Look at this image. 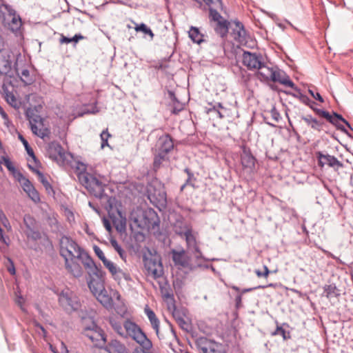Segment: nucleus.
<instances>
[{
	"instance_id": "obj_1",
	"label": "nucleus",
	"mask_w": 353,
	"mask_h": 353,
	"mask_svg": "<svg viewBox=\"0 0 353 353\" xmlns=\"http://www.w3.org/2000/svg\"><path fill=\"white\" fill-rule=\"evenodd\" d=\"M60 254L66 259H79L85 268L95 269L94 262L89 254L70 238L63 236L60 239Z\"/></svg>"
},
{
	"instance_id": "obj_2",
	"label": "nucleus",
	"mask_w": 353,
	"mask_h": 353,
	"mask_svg": "<svg viewBox=\"0 0 353 353\" xmlns=\"http://www.w3.org/2000/svg\"><path fill=\"white\" fill-rule=\"evenodd\" d=\"M124 326L125 330L123 338H131L141 347L142 353H149V350L152 348V343L141 328L137 323L130 320L124 321Z\"/></svg>"
},
{
	"instance_id": "obj_3",
	"label": "nucleus",
	"mask_w": 353,
	"mask_h": 353,
	"mask_svg": "<svg viewBox=\"0 0 353 353\" xmlns=\"http://www.w3.org/2000/svg\"><path fill=\"white\" fill-rule=\"evenodd\" d=\"M79 182L85 188L89 193L97 198H101L104 193L105 183L101 177L83 172L78 174Z\"/></svg>"
},
{
	"instance_id": "obj_4",
	"label": "nucleus",
	"mask_w": 353,
	"mask_h": 353,
	"mask_svg": "<svg viewBox=\"0 0 353 353\" xmlns=\"http://www.w3.org/2000/svg\"><path fill=\"white\" fill-rule=\"evenodd\" d=\"M90 322L89 325H84L83 334L88 338L94 345L97 347H103L105 343V336L103 330L99 327L94 321L88 319Z\"/></svg>"
},
{
	"instance_id": "obj_5",
	"label": "nucleus",
	"mask_w": 353,
	"mask_h": 353,
	"mask_svg": "<svg viewBox=\"0 0 353 353\" xmlns=\"http://www.w3.org/2000/svg\"><path fill=\"white\" fill-rule=\"evenodd\" d=\"M60 305L67 312L78 310L81 307L79 297L69 289L63 290L59 295Z\"/></svg>"
},
{
	"instance_id": "obj_6",
	"label": "nucleus",
	"mask_w": 353,
	"mask_h": 353,
	"mask_svg": "<svg viewBox=\"0 0 353 353\" xmlns=\"http://www.w3.org/2000/svg\"><path fill=\"white\" fill-rule=\"evenodd\" d=\"M95 269L85 268L88 274L90 276V279L88 281V287L94 295L102 292L104 288L103 283L101 279V273L94 264Z\"/></svg>"
},
{
	"instance_id": "obj_7",
	"label": "nucleus",
	"mask_w": 353,
	"mask_h": 353,
	"mask_svg": "<svg viewBox=\"0 0 353 353\" xmlns=\"http://www.w3.org/2000/svg\"><path fill=\"white\" fill-rule=\"evenodd\" d=\"M47 153L49 157L59 164H64L66 155L64 149L58 142H51L48 144Z\"/></svg>"
},
{
	"instance_id": "obj_8",
	"label": "nucleus",
	"mask_w": 353,
	"mask_h": 353,
	"mask_svg": "<svg viewBox=\"0 0 353 353\" xmlns=\"http://www.w3.org/2000/svg\"><path fill=\"white\" fill-rule=\"evenodd\" d=\"M243 64L250 70L260 68L264 59L261 54L245 51L243 54Z\"/></svg>"
},
{
	"instance_id": "obj_9",
	"label": "nucleus",
	"mask_w": 353,
	"mask_h": 353,
	"mask_svg": "<svg viewBox=\"0 0 353 353\" xmlns=\"http://www.w3.org/2000/svg\"><path fill=\"white\" fill-rule=\"evenodd\" d=\"M27 117L32 133L43 138L46 135V133L45 132V130L43 129V119L39 115L30 111L27 112Z\"/></svg>"
},
{
	"instance_id": "obj_10",
	"label": "nucleus",
	"mask_w": 353,
	"mask_h": 353,
	"mask_svg": "<svg viewBox=\"0 0 353 353\" xmlns=\"http://www.w3.org/2000/svg\"><path fill=\"white\" fill-rule=\"evenodd\" d=\"M183 233L188 249L191 251L196 259L202 257L201 252L198 246L196 234L193 232L192 229H186Z\"/></svg>"
},
{
	"instance_id": "obj_11",
	"label": "nucleus",
	"mask_w": 353,
	"mask_h": 353,
	"mask_svg": "<svg viewBox=\"0 0 353 353\" xmlns=\"http://www.w3.org/2000/svg\"><path fill=\"white\" fill-rule=\"evenodd\" d=\"M144 265L147 273L154 279H158L163 276V268L161 262L154 259H145Z\"/></svg>"
},
{
	"instance_id": "obj_12",
	"label": "nucleus",
	"mask_w": 353,
	"mask_h": 353,
	"mask_svg": "<svg viewBox=\"0 0 353 353\" xmlns=\"http://www.w3.org/2000/svg\"><path fill=\"white\" fill-rule=\"evenodd\" d=\"M13 57L10 49H0V77L8 74L12 69Z\"/></svg>"
},
{
	"instance_id": "obj_13",
	"label": "nucleus",
	"mask_w": 353,
	"mask_h": 353,
	"mask_svg": "<svg viewBox=\"0 0 353 353\" xmlns=\"http://www.w3.org/2000/svg\"><path fill=\"white\" fill-rule=\"evenodd\" d=\"M103 265L111 273L114 279L118 282H120L121 280H125L126 281H131V276L130 274L117 267L111 261L108 260L105 263H103Z\"/></svg>"
},
{
	"instance_id": "obj_14",
	"label": "nucleus",
	"mask_w": 353,
	"mask_h": 353,
	"mask_svg": "<svg viewBox=\"0 0 353 353\" xmlns=\"http://www.w3.org/2000/svg\"><path fill=\"white\" fill-rule=\"evenodd\" d=\"M157 147L160 152V157L165 159V155L174 148L173 141L169 134H164L159 137Z\"/></svg>"
},
{
	"instance_id": "obj_15",
	"label": "nucleus",
	"mask_w": 353,
	"mask_h": 353,
	"mask_svg": "<svg viewBox=\"0 0 353 353\" xmlns=\"http://www.w3.org/2000/svg\"><path fill=\"white\" fill-rule=\"evenodd\" d=\"M270 81L278 82L283 85L290 87L292 89H294V90L299 92V90L295 86L294 83L290 80L289 76L287 75V74L284 71L279 69L278 68H274V74L272 75V77Z\"/></svg>"
},
{
	"instance_id": "obj_16",
	"label": "nucleus",
	"mask_w": 353,
	"mask_h": 353,
	"mask_svg": "<svg viewBox=\"0 0 353 353\" xmlns=\"http://www.w3.org/2000/svg\"><path fill=\"white\" fill-rule=\"evenodd\" d=\"M19 180L21 183L23 190L26 192L30 199L32 200L34 203L39 202V194L34 188L32 183L29 181V179L24 177L22 174H20V178H19Z\"/></svg>"
},
{
	"instance_id": "obj_17",
	"label": "nucleus",
	"mask_w": 353,
	"mask_h": 353,
	"mask_svg": "<svg viewBox=\"0 0 353 353\" xmlns=\"http://www.w3.org/2000/svg\"><path fill=\"white\" fill-rule=\"evenodd\" d=\"M316 156L319 160V165L321 167H323L325 164L332 168L343 167V163L334 156L330 154H323L321 152H318L316 153Z\"/></svg>"
},
{
	"instance_id": "obj_18",
	"label": "nucleus",
	"mask_w": 353,
	"mask_h": 353,
	"mask_svg": "<svg viewBox=\"0 0 353 353\" xmlns=\"http://www.w3.org/2000/svg\"><path fill=\"white\" fill-rule=\"evenodd\" d=\"M275 68L268 66L265 61H263L260 66V68L257 69V78L261 81H270L274 74Z\"/></svg>"
},
{
	"instance_id": "obj_19",
	"label": "nucleus",
	"mask_w": 353,
	"mask_h": 353,
	"mask_svg": "<svg viewBox=\"0 0 353 353\" xmlns=\"http://www.w3.org/2000/svg\"><path fill=\"white\" fill-rule=\"evenodd\" d=\"M316 112L323 117L325 118L329 122L331 123L337 125L338 121H341L345 123V125L351 130H353L350 124L340 114L336 113H334L333 115H331L328 112L317 109Z\"/></svg>"
},
{
	"instance_id": "obj_20",
	"label": "nucleus",
	"mask_w": 353,
	"mask_h": 353,
	"mask_svg": "<svg viewBox=\"0 0 353 353\" xmlns=\"http://www.w3.org/2000/svg\"><path fill=\"white\" fill-rule=\"evenodd\" d=\"M172 260L174 263L177 265H180L183 268H187L190 263V259L185 254V250L181 251H172Z\"/></svg>"
},
{
	"instance_id": "obj_21",
	"label": "nucleus",
	"mask_w": 353,
	"mask_h": 353,
	"mask_svg": "<svg viewBox=\"0 0 353 353\" xmlns=\"http://www.w3.org/2000/svg\"><path fill=\"white\" fill-rule=\"evenodd\" d=\"M109 353H128L125 345L117 339L111 340L105 347Z\"/></svg>"
},
{
	"instance_id": "obj_22",
	"label": "nucleus",
	"mask_w": 353,
	"mask_h": 353,
	"mask_svg": "<svg viewBox=\"0 0 353 353\" xmlns=\"http://www.w3.org/2000/svg\"><path fill=\"white\" fill-rule=\"evenodd\" d=\"M3 23L10 30L15 32L21 28V19L15 12L12 15H8V17H7V19L3 21Z\"/></svg>"
},
{
	"instance_id": "obj_23",
	"label": "nucleus",
	"mask_w": 353,
	"mask_h": 353,
	"mask_svg": "<svg viewBox=\"0 0 353 353\" xmlns=\"http://www.w3.org/2000/svg\"><path fill=\"white\" fill-rule=\"evenodd\" d=\"M76 260L66 259L65 260V265L67 270L74 277H80L83 274V270L81 265L76 262Z\"/></svg>"
},
{
	"instance_id": "obj_24",
	"label": "nucleus",
	"mask_w": 353,
	"mask_h": 353,
	"mask_svg": "<svg viewBox=\"0 0 353 353\" xmlns=\"http://www.w3.org/2000/svg\"><path fill=\"white\" fill-rule=\"evenodd\" d=\"M173 316L181 329L185 331H189L190 330V324L185 320V315L183 312H181L179 310H174L173 312Z\"/></svg>"
},
{
	"instance_id": "obj_25",
	"label": "nucleus",
	"mask_w": 353,
	"mask_h": 353,
	"mask_svg": "<svg viewBox=\"0 0 353 353\" xmlns=\"http://www.w3.org/2000/svg\"><path fill=\"white\" fill-rule=\"evenodd\" d=\"M301 119L314 130L319 132L322 130L323 122L312 117L311 115L303 116Z\"/></svg>"
},
{
	"instance_id": "obj_26",
	"label": "nucleus",
	"mask_w": 353,
	"mask_h": 353,
	"mask_svg": "<svg viewBox=\"0 0 353 353\" xmlns=\"http://www.w3.org/2000/svg\"><path fill=\"white\" fill-rule=\"evenodd\" d=\"M201 350L203 353H225L223 345L214 341L209 342L208 345L203 347Z\"/></svg>"
},
{
	"instance_id": "obj_27",
	"label": "nucleus",
	"mask_w": 353,
	"mask_h": 353,
	"mask_svg": "<svg viewBox=\"0 0 353 353\" xmlns=\"http://www.w3.org/2000/svg\"><path fill=\"white\" fill-rule=\"evenodd\" d=\"M145 312L150 320L152 328L155 330L157 335L159 336L160 323L156 314L148 307L145 308Z\"/></svg>"
},
{
	"instance_id": "obj_28",
	"label": "nucleus",
	"mask_w": 353,
	"mask_h": 353,
	"mask_svg": "<svg viewBox=\"0 0 353 353\" xmlns=\"http://www.w3.org/2000/svg\"><path fill=\"white\" fill-rule=\"evenodd\" d=\"M32 170H33L34 172H35L37 174L39 181L42 183V185L45 188L47 193L50 195L54 194V192L52 188V186L48 182V181L47 180L46 177L43 175V174L38 170H35L33 168H32Z\"/></svg>"
},
{
	"instance_id": "obj_29",
	"label": "nucleus",
	"mask_w": 353,
	"mask_h": 353,
	"mask_svg": "<svg viewBox=\"0 0 353 353\" xmlns=\"http://www.w3.org/2000/svg\"><path fill=\"white\" fill-rule=\"evenodd\" d=\"M97 300L105 307H111L112 306V299L107 294L105 290L94 295Z\"/></svg>"
},
{
	"instance_id": "obj_30",
	"label": "nucleus",
	"mask_w": 353,
	"mask_h": 353,
	"mask_svg": "<svg viewBox=\"0 0 353 353\" xmlns=\"http://www.w3.org/2000/svg\"><path fill=\"white\" fill-rule=\"evenodd\" d=\"M241 163L245 168H252L255 164V159L250 152H244L241 155Z\"/></svg>"
},
{
	"instance_id": "obj_31",
	"label": "nucleus",
	"mask_w": 353,
	"mask_h": 353,
	"mask_svg": "<svg viewBox=\"0 0 353 353\" xmlns=\"http://www.w3.org/2000/svg\"><path fill=\"white\" fill-rule=\"evenodd\" d=\"M110 324L112 329L121 337H123L124 334L125 326L124 322L122 323L121 322L117 321L116 319L111 318L110 319Z\"/></svg>"
},
{
	"instance_id": "obj_32",
	"label": "nucleus",
	"mask_w": 353,
	"mask_h": 353,
	"mask_svg": "<svg viewBox=\"0 0 353 353\" xmlns=\"http://www.w3.org/2000/svg\"><path fill=\"white\" fill-rule=\"evenodd\" d=\"M15 12V10L10 6L5 3L0 5V17L3 22L7 19L8 15H12Z\"/></svg>"
},
{
	"instance_id": "obj_33",
	"label": "nucleus",
	"mask_w": 353,
	"mask_h": 353,
	"mask_svg": "<svg viewBox=\"0 0 353 353\" xmlns=\"http://www.w3.org/2000/svg\"><path fill=\"white\" fill-rule=\"evenodd\" d=\"M191 40L196 43H201L203 41V34H201L199 29L195 27H191L188 32Z\"/></svg>"
},
{
	"instance_id": "obj_34",
	"label": "nucleus",
	"mask_w": 353,
	"mask_h": 353,
	"mask_svg": "<svg viewBox=\"0 0 353 353\" xmlns=\"http://www.w3.org/2000/svg\"><path fill=\"white\" fill-rule=\"evenodd\" d=\"M215 30L221 37H224L228 31V22L225 20L219 21L216 24V27L215 28Z\"/></svg>"
},
{
	"instance_id": "obj_35",
	"label": "nucleus",
	"mask_w": 353,
	"mask_h": 353,
	"mask_svg": "<svg viewBox=\"0 0 353 353\" xmlns=\"http://www.w3.org/2000/svg\"><path fill=\"white\" fill-rule=\"evenodd\" d=\"M134 30L137 32H142L144 34L149 35L151 39L154 38V34L152 32V30L143 23L139 25H137L136 27L134 28Z\"/></svg>"
},
{
	"instance_id": "obj_36",
	"label": "nucleus",
	"mask_w": 353,
	"mask_h": 353,
	"mask_svg": "<svg viewBox=\"0 0 353 353\" xmlns=\"http://www.w3.org/2000/svg\"><path fill=\"white\" fill-rule=\"evenodd\" d=\"M50 350L54 353H69V351L63 341H60L58 345H50Z\"/></svg>"
},
{
	"instance_id": "obj_37",
	"label": "nucleus",
	"mask_w": 353,
	"mask_h": 353,
	"mask_svg": "<svg viewBox=\"0 0 353 353\" xmlns=\"http://www.w3.org/2000/svg\"><path fill=\"white\" fill-rule=\"evenodd\" d=\"M206 112L208 114H212L219 119H223V112H221L220 108L218 107V103L210 108H207Z\"/></svg>"
},
{
	"instance_id": "obj_38",
	"label": "nucleus",
	"mask_w": 353,
	"mask_h": 353,
	"mask_svg": "<svg viewBox=\"0 0 353 353\" xmlns=\"http://www.w3.org/2000/svg\"><path fill=\"white\" fill-rule=\"evenodd\" d=\"M18 137H19V139L22 142L23 145H24L25 149H26L27 153L28 154V155H30L35 161L36 157L34 154V151L32 149V148L29 145V143L27 141V140L21 134H19Z\"/></svg>"
},
{
	"instance_id": "obj_39",
	"label": "nucleus",
	"mask_w": 353,
	"mask_h": 353,
	"mask_svg": "<svg viewBox=\"0 0 353 353\" xmlns=\"http://www.w3.org/2000/svg\"><path fill=\"white\" fill-rule=\"evenodd\" d=\"M186 229H192V227L190 225L183 222H178L174 226L175 232L181 237H183L184 234L183 233H180L179 232H184Z\"/></svg>"
},
{
	"instance_id": "obj_40",
	"label": "nucleus",
	"mask_w": 353,
	"mask_h": 353,
	"mask_svg": "<svg viewBox=\"0 0 353 353\" xmlns=\"http://www.w3.org/2000/svg\"><path fill=\"white\" fill-rule=\"evenodd\" d=\"M162 296L168 301H174V295L169 287H161Z\"/></svg>"
},
{
	"instance_id": "obj_41",
	"label": "nucleus",
	"mask_w": 353,
	"mask_h": 353,
	"mask_svg": "<svg viewBox=\"0 0 353 353\" xmlns=\"http://www.w3.org/2000/svg\"><path fill=\"white\" fill-rule=\"evenodd\" d=\"M23 223L25 224L27 230L32 229V228H35L36 220L31 215L26 214L23 217Z\"/></svg>"
},
{
	"instance_id": "obj_42",
	"label": "nucleus",
	"mask_w": 353,
	"mask_h": 353,
	"mask_svg": "<svg viewBox=\"0 0 353 353\" xmlns=\"http://www.w3.org/2000/svg\"><path fill=\"white\" fill-rule=\"evenodd\" d=\"M21 80L26 84H30L32 82V78L30 77V72L28 69H23L21 73H19Z\"/></svg>"
},
{
	"instance_id": "obj_43",
	"label": "nucleus",
	"mask_w": 353,
	"mask_h": 353,
	"mask_svg": "<svg viewBox=\"0 0 353 353\" xmlns=\"http://www.w3.org/2000/svg\"><path fill=\"white\" fill-rule=\"evenodd\" d=\"M5 98L10 105L14 108L17 107V99L12 92L5 90Z\"/></svg>"
},
{
	"instance_id": "obj_44",
	"label": "nucleus",
	"mask_w": 353,
	"mask_h": 353,
	"mask_svg": "<svg viewBox=\"0 0 353 353\" xmlns=\"http://www.w3.org/2000/svg\"><path fill=\"white\" fill-rule=\"evenodd\" d=\"M111 137L110 134L108 132V129H105L102 131V132L100 134L101 140V148L103 149L105 146H109L108 144V139Z\"/></svg>"
},
{
	"instance_id": "obj_45",
	"label": "nucleus",
	"mask_w": 353,
	"mask_h": 353,
	"mask_svg": "<svg viewBox=\"0 0 353 353\" xmlns=\"http://www.w3.org/2000/svg\"><path fill=\"white\" fill-rule=\"evenodd\" d=\"M0 221L3 227L6 228L8 232L12 231V226L10 223V221L2 210H0Z\"/></svg>"
},
{
	"instance_id": "obj_46",
	"label": "nucleus",
	"mask_w": 353,
	"mask_h": 353,
	"mask_svg": "<svg viewBox=\"0 0 353 353\" xmlns=\"http://www.w3.org/2000/svg\"><path fill=\"white\" fill-rule=\"evenodd\" d=\"M26 234L28 238H30L33 240H38L41 238L40 232L37 230H35V228L27 230L26 231Z\"/></svg>"
},
{
	"instance_id": "obj_47",
	"label": "nucleus",
	"mask_w": 353,
	"mask_h": 353,
	"mask_svg": "<svg viewBox=\"0 0 353 353\" xmlns=\"http://www.w3.org/2000/svg\"><path fill=\"white\" fill-rule=\"evenodd\" d=\"M324 293L325 296L331 298L336 295V287L332 285H325L324 287Z\"/></svg>"
},
{
	"instance_id": "obj_48",
	"label": "nucleus",
	"mask_w": 353,
	"mask_h": 353,
	"mask_svg": "<svg viewBox=\"0 0 353 353\" xmlns=\"http://www.w3.org/2000/svg\"><path fill=\"white\" fill-rule=\"evenodd\" d=\"M110 243L114 249L118 252L121 258H123L124 251L115 239H111Z\"/></svg>"
},
{
	"instance_id": "obj_49",
	"label": "nucleus",
	"mask_w": 353,
	"mask_h": 353,
	"mask_svg": "<svg viewBox=\"0 0 353 353\" xmlns=\"http://www.w3.org/2000/svg\"><path fill=\"white\" fill-rule=\"evenodd\" d=\"M273 335H280L283 337L284 340L288 339L290 337L289 333L287 332L284 329L281 327H277L276 330L272 333Z\"/></svg>"
},
{
	"instance_id": "obj_50",
	"label": "nucleus",
	"mask_w": 353,
	"mask_h": 353,
	"mask_svg": "<svg viewBox=\"0 0 353 353\" xmlns=\"http://www.w3.org/2000/svg\"><path fill=\"white\" fill-rule=\"evenodd\" d=\"M94 251L96 254V255L99 258V259L103 262V263H105L108 259H106L105 256V254L101 250L100 248L98 246L94 247Z\"/></svg>"
},
{
	"instance_id": "obj_51",
	"label": "nucleus",
	"mask_w": 353,
	"mask_h": 353,
	"mask_svg": "<svg viewBox=\"0 0 353 353\" xmlns=\"http://www.w3.org/2000/svg\"><path fill=\"white\" fill-rule=\"evenodd\" d=\"M16 299L15 303L20 307L21 310L25 311V308L23 307V303L25 302L24 298L20 294L19 292H15Z\"/></svg>"
},
{
	"instance_id": "obj_52",
	"label": "nucleus",
	"mask_w": 353,
	"mask_h": 353,
	"mask_svg": "<svg viewBox=\"0 0 353 353\" xmlns=\"http://www.w3.org/2000/svg\"><path fill=\"white\" fill-rule=\"evenodd\" d=\"M271 119L274 122H279L281 117L279 112L276 110V109L274 107L271 109V110L269 112Z\"/></svg>"
},
{
	"instance_id": "obj_53",
	"label": "nucleus",
	"mask_w": 353,
	"mask_h": 353,
	"mask_svg": "<svg viewBox=\"0 0 353 353\" xmlns=\"http://www.w3.org/2000/svg\"><path fill=\"white\" fill-rule=\"evenodd\" d=\"M185 172L187 173L188 176V179L186 180V182L184 185H183L181 186V190H183L184 188V187L187 185H192V180H194V174L191 172V171L190 170V169L188 168H185Z\"/></svg>"
},
{
	"instance_id": "obj_54",
	"label": "nucleus",
	"mask_w": 353,
	"mask_h": 353,
	"mask_svg": "<svg viewBox=\"0 0 353 353\" xmlns=\"http://www.w3.org/2000/svg\"><path fill=\"white\" fill-rule=\"evenodd\" d=\"M264 272H261L259 270H255L254 272L257 275L258 277H265L267 278L270 274V270L266 265L263 266Z\"/></svg>"
},
{
	"instance_id": "obj_55",
	"label": "nucleus",
	"mask_w": 353,
	"mask_h": 353,
	"mask_svg": "<svg viewBox=\"0 0 353 353\" xmlns=\"http://www.w3.org/2000/svg\"><path fill=\"white\" fill-rule=\"evenodd\" d=\"M300 100L303 103L310 106L312 108V104L314 103L313 101H312L307 96L302 94L300 93Z\"/></svg>"
},
{
	"instance_id": "obj_56",
	"label": "nucleus",
	"mask_w": 353,
	"mask_h": 353,
	"mask_svg": "<svg viewBox=\"0 0 353 353\" xmlns=\"http://www.w3.org/2000/svg\"><path fill=\"white\" fill-rule=\"evenodd\" d=\"M210 14L214 21H216L217 23H219V21H221V19H222V17L217 11L210 10Z\"/></svg>"
},
{
	"instance_id": "obj_57",
	"label": "nucleus",
	"mask_w": 353,
	"mask_h": 353,
	"mask_svg": "<svg viewBox=\"0 0 353 353\" xmlns=\"http://www.w3.org/2000/svg\"><path fill=\"white\" fill-rule=\"evenodd\" d=\"M308 92L311 94V96L312 97H314L316 100H317L321 103H323L324 101L323 97L321 96V94L319 92L314 93V92L310 89L308 90Z\"/></svg>"
},
{
	"instance_id": "obj_58",
	"label": "nucleus",
	"mask_w": 353,
	"mask_h": 353,
	"mask_svg": "<svg viewBox=\"0 0 353 353\" xmlns=\"http://www.w3.org/2000/svg\"><path fill=\"white\" fill-rule=\"evenodd\" d=\"M164 159H161L160 157V152H159L158 154L155 157L154 160V168H159L160 166L162 161Z\"/></svg>"
},
{
	"instance_id": "obj_59",
	"label": "nucleus",
	"mask_w": 353,
	"mask_h": 353,
	"mask_svg": "<svg viewBox=\"0 0 353 353\" xmlns=\"http://www.w3.org/2000/svg\"><path fill=\"white\" fill-rule=\"evenodd\" d=\"M218 107L220 108L221 112H223V118L229 116V110L223 107L221 103H218Z\"/></svg>"
},
{
	"instance_id": "obj_60",
	"label": "nucleus",
	"mask_w": 353,
	"mask_h": 353,
	"mask_svg": "<svg viewBox=\"0 0 353 353\" xmlns=\"http://www.w3.org/2000/svg\"><path fill=\"white\" fill-rule=\"evenodd\" d=\"M103 225L107 231L110 232L112 230L111 224L110 221L105 219H103Z\"/></svg>"
},
{
	"instance_id": "obj_61",
	"label": "nucleus",
	"mask_w": 353,
	"mask_h": 353,
	"mask_svg": "<svg viewBox=\"0 0 353 353\" xmlns=\"http://www.w3.org/2000/svg\"><path fill=\"white\" fill-rule=\"evenodd\" d=\"M70 42H71V38H68L65 36L61 35V37L60 39L61 43H69Z\"/></svg>"
},
{
	"instance_id": "obj_62",
	"label": "nucleus",
	"mask_w": 353,
	"mask_h": 353,
	"mask_svg": "<svg viewBox=\"0 0 353 353\" xmlns=\"http://www.w3.org/2000/svg\"><path fill=\"white\" fill-rule=\"evenodd\" d=\"M83 39V37L81 34H75L73 37L71 38V42L74 41V43H77L79 40Z\"/></svg>"
},
{
	"instance_id": "obj_63",
	"label": "nucleus",
	"mask_w": 353,
	"mask_h": 353,
	"mask_svg": "<svg viewBox=\"0 0 353 353\" xmlns=\"http://www.w3.org/2000/svg\"><path fill=\"white\" fill-rule=\"evenodd\" d=\"M242 296L241 295H238L235 299L236 306V307H239L241 305Z\"/></svg>"
},
{
	"instance_id": "obj_64",
	"label": "nucleus",
	"mask_w": 353,
	"mask_h": 353,
	"mask_svg": "<svg viewBox=\"0 0 353 353\" xmlns=\"http://www.w3.org/2000/svg\"><path fill=\"white\" fill-rule=\"evenodd\" d=\"M5 165L6 166V168L9 170H14V167L12 166V163L10 161H9L8 160L6 161L5 162Z\"/></svg>"
}]
</instances>
